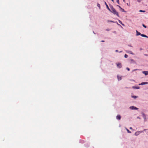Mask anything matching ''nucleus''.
Listing matches in <instances>:
<instances>
[{
    "mask_svg": "<svg viewBox=\"0 0 148 148\" xmlns=\"http://www.w3.org/2000/svg\"><path fill=\"white\" fill-rule=\"evenodd\" d=\"M110 7L111 9V10H110V11L114 14H116L119 17L118 13L116 11L113 7L112 6H110Z\"/></svg>",
    "mask_w": 148,
    "mask_h": 148,
    "instance_id": "nucleus-1",
    "label": "nucleus"
},
{
    "mask_svg": "<svg viewBox=\"0 0 148 148\" xmlns=\"http://www.w3.org/2000/svg\"><path fill=\"white\" fill-rule=\"evenodd\" d=\"M130 108L132 110H138V108H137L133 106L130 107Z\"/></svg>",
    "mask_w": 148,
    "mask_h": 148,
    "instance_id": "nucleus-2",
    "label": "nucleus"
},
{
    "mask_svg": "<svg viewBox=\"0 0 148 148\" xmlns=\"http://www.w3.org/2000/svg\"><path fill=\"white\" fill-rule=\"evenodd\" d=\"M117 67L119 68H121L122 66L121 64L120 63H118L117 64Z\"/></svg>",
    "mask_w": 148,
    "mask_h": 148,
    "instance_id": "nucleus-3",
    "label": "nucleus"
},
{
    "mask_svg": "<svg viewBox=\"0 0 148 148\" xmlns=\"http://www.w3.org/2000/svg\"><path fill=\"white\" fill-rule=\"evenodd\" d=\"M121 117L120 115H117L116 116V118L118 120H120L121 119Z\"/></svg>",
    "mask_w": 148,
    "mask_h": 148,
    "instance_id": "nucleus-4",
    "label": "nucleus"
},
{
    "mask_svg": "<svg viewBox=\"0 0 148 148\" xmlns=\"http://www.w3.org/2000/svg\"><path fill=\"white\" fill-rule=\"evenodd\" d=\"M142 73L145 74V75H148V71H143L142 72Z\"/></svg>",
    "mask_w": 148,
    "mask_h": 148,
    "instance_id": "nucleus-5",
    "label": "nucleus"
},
{
    "mask_svg": "<svg viewBox=\"0 0 148 148\" xmlns=\"http://www.w3.org/2000/svg\"><path fill=\"white\" fill-rule=\"evenodd\" d=\"M141 132V131H138L137 132H135V134L136 136L138 135Z\"/></svg>",
    "mask_w": 148,
    "mask_h": 148,
    "instance_id": "nucleus-6",
    "label": "nucleus"
},
{
    "mask_svg": "<svg viewBox=\"0 0 148 148\" xmlns=\"http://www.w3.org/2000/svg\"><path fill=\"white\" fill-rule=\"evenodd\" d=\"M148 84V82H143L141 83V84H139V85H143L147 84Z\"/></svg>",
    "mask_w": 148,
    "mask_h": 148,
    "instance_id": "nucleus-7",
    "label": "nucleus"
},
{
    "mask_svg": "<svg viewBox=\"0 0 148 148\" xmlns=\"http://www.w3.org/2000/svg\"><path fill=\"white\" fill-rule=\"evenodd\" d=\"M105 4L106 6V7H107V9H108V10H109V11H110V8H109L108 5H107V4L106 3V2H105Z\"/></svg>",
    "mask_w": 148,
    "mask_h": 148,
    "instance_id": "nucleus-8",
    "label": "nucleus"
},
{
    "mask_svg": "<svg viewBox=\"0 0 148 148\" xmlns=\"http://www.w3.org/2000/svg\"><path fill=\"white\" fill-rule=\"evenodd\" d=\"M136 36H138V35H141L140 33L139 32H138L137 30L136 31Z\"/></svg>",
    "mask_w": 148,
    "mask_h": 148,
    "instance_id": "nucleus-9",
    "label": "nucleus"
},
{
    "mask_svg": "<svg viewBox=\"0 0 148 148\" xmlns=\"http://www.w3.org/2000/svg\"><path fill=\"white\" fill-rule=\"evenodd\" d=\"M117 77L118 80H120L122 78L121 77L119 76V75H117Z\"/></svg>",
    "mask_w": 148,
    "mask_h": 148,
    "instance_id": "nucleus-10",
    "label": "nucleus"
},
{
    "mask_svg": "<svg viewBox=\"0 0 148 148\" xmlns=\"http://www.w3.org/2000/svg\"><path fill=\"white\" fill-rule=\"evenodd\" d=\"M141 36H142V37H146V38L148 37V36H146V35L144 34H141Z\"/></svg>",
    "mask_w": 148,
    "mask_h": 148,
    "instance_id": "nucleus-11",
    "label": "nucleus"
},
{
    "mask_svg": "<svg viewBox=\"0 0 148 148\" xmlns=\"http://www.w3.org/2000/svg\"><path fill=\"white\" fill-rule=\"evenodd\" d=\"M127 53L131 54H132V55L134 54L133 53V52L131 51H127Z\"/></svg>",
    "mask_w": 148,
    "mask_h": 148,
    "instance_id": "nucleus-12",
    "label": "nucleus"
},
{
    "mask_svg": "<svg viewBox=\"0 0 148 148\" xmlns=\"http://www.w3.org/2000/svg\"><path fill=\"white\" fill-rule=\"evenodd\" d=\"M143 118L145 120L146 119V115H145V114L143 113Z\"/></svg>",
    "mask_w": 148,
    "mask_h": 148,
    "instance_id": "nucleus-13",
    "label": "nucleus"
},
{
    "mask_svg": "<svg viewBox=\"0 0 148 148\" xmlns=\"http://www.w3.org/2000/svg\"><path fill=\"white\" fill-rule=\"evenodd\" d=\"M97 6L100 9L101 8L100 5L98 3H97Z\"/></svg>",
    "mask_w": 148,
    "mask_h": 148,
    "instance_id": "nucleus-14",
    "label": "nucleus"
},
{
    "mask_svg": "<svg viewBox=\"0 0 148 148\" xmlns=\"http://www.w3.org/2000/svg\"><path fill=\"white\" fill-rule=\"evenodd\" d=\"M137 97L136 96H132V97L134 99H136L137 98Z\"/></svg>",
    "mask_w": 148,
    "mask_h": 148,
    "instance_id": "nucleus-15",
    "label": "nucleus"
},
{
    "mask_svg": "<svg viewBox=\"0 0 148 148\" xmlns=\"http://www.w3.org/2000/svg\"><path fill=\"white\" fill-rule=\"evenodd\" d=\"M120 10L122 11L123 12H125V11L124 9L122 8H121V9H120Z\"/></svg>",
    "mask_w": 148,
    "mask_h": 148,
    "instance_id": "nucleus-16",
    "label": "nucleus"
},
{
    "mask_svg": "<svg viewBox=\"0 0 148 148\" xmlns=\"http://www.w3.org/2000/svg\"><path fill=\"white\" fill-rule=\"evenodd\" d=\"M124 57L125 58H127L128 57V56L126 54H125L124 55Z\"/></svg>",
    "mask_w": 148,
    "mask_h": 148,
    "instance_id": "nucleus-17",
    "label": "nucleus"
},
{
    "mask_svg": "<svg viewBox=\"0 0 148 148\" xmlns=\"http://www.w3.org/2000/svg\"><path fill=\"white\" fill-rule=\"evenodd\" d=\"M139 12H145V11L144 10H139Z\"/></svg>",
    "mask_w": 148,
    "mask_h": 148,
    "instance_id": "nucleus-18",
    "label": "nucleus"
},
{
    "mask_svg": "<svg viewBox=\"0 0 148 148\" xmlns=\"http://www.w3.org/2000/svg\"><path fill=\"white\" fill-rule=\"evenodd\" d=\"M126 130L128 133H131V132L130 131H129L128 129H127Z\"/></svg>",
    "mask_w": 148,
    "mask_h": 148,
    "instance_id": "nucleus-19",
    "label": "nucleus"
},
{
    "mask_svg": "<svg viewBox=\"0 0 148 148\" xmlns=\"http://www.w3.org/2000/svg\"><path fill=\"white\" fill-rule=\"evenodd\" d=\"M142 25L145 28H146L147 27L144 24H143Z\"/></svg>",
    "mask_w": 148,
    "mask_h": 148,
    "instance_id": "nucleus-20",
    "label": "nucleus"
},
{
    "mask_svg": "<svg viewBox=\"0 0 148 148\" xmlns=\"http://www.w3.org/2000/svg\"><path fill=\"white\" fill-rule=\"evenodd\" d=\"M119 23H120V24H122V25H123V24H122V22H121V21H120V20H119Z\"/></svg>",
    "mask_w": 148,
    "mask_h": 148,
    "instance_id": "nucleus-21",
    "label": "nucleus"
},
{
    "mask_svg": "<svg viewBox=\"0 0 148 148\" xmlns=\"http://www.w3.org/2000/svg\"><path fill=\"white\" fill-rule=\"evenodd\" d=\"M108 22H113V23H114V22L112 21H108Z\"/></svg>",
    "mask_w": 148,
    "mask_h": 148,
    "instance_id": "nucleus-22",
    "label": "nucleus"
},
{
    "mask_svg": "<svg viewBox=\"0 0 148 148\" xmlns=\"http://www.w3.org/2000/svg\"><path fill=\"white\" fill-rule=\"evenodd\" d=\"M117 6H118L120 9H121V8H122L119 5H117Z\"/></svg>",
    "mask_w": 148,
    "mask_h": 148,
    "instance_id": "nucleus-23",
    "label": "nucleus"
},
{
    "mask_svg": "<svg viewBox=\"0 0 148 148\" xmlns=\"http://www.w3.org/2000/svg\"><path fill=\"white\" fill-rule=\"evenodd\" d=\"M126 69H127V70H128V71H130V69H129V68H128V67L127 68H126Z\"/></svg>",
    "mask_w": 148,
    "mask_h": 148,
    "instance_id": "nucleus-24",
    "label": "nucleus"
},
{
    "mask_svg": "<svg viewBox=\"0 0 148 148\" xmlns=\"http://www.w3.org/2000/svg\"><path fill=\"white\" fill-rule=\"evenodd\" d=\"M117 3L119 4V0H117Z\"/></svg>",
    "mask_w": 148,
    "mask_h": 148,
    "instance_id": "nucleus-25",
    "label": "nucleus"
},
{
    "mask_svg": "<svg viewBox=\"0 0 148 148\" xmlns=\"http://www.w3.org/2000/svg\"><path fill=\"white\" fill-rule=\"evenodd\" d=\"M137 1L138 2H140L141 1L140 0H137Z\"/></svg>",
    "mask_w": 148,
    "mask_h": 148,
    "instance_id": "nucleus-26",
    "label": "nucleus"
},
{
    "mask_svg": "<svg viewBox=\"0 0 148 148\" xmlns=\"http://www.w3.org/2000/svg\"><path fill=\"white\" fill-rule=\"evenodd\" d=\"M116 52H118V50H116V51H115Z\"/></svg>",
    "mask_w": 148,
    "mask_h": 148,
    "instance_id": "nucleus-27",
    "label": "nucleus"
},
{
    "mask_svg": "<svg viewBox=\"0 0 148 148\" xmlns=\"http://www.w3.org/2000/svg\"><path fill=\"white\" fill-rule=\"evenodd\" d=\"M101 42H105V41L104 40H101Z\"/></svg>",
    "mask_w": 148,
    "mask_h": 148,
    "instance_id": "nucleus-28",
    "label": "nucleus"
},
{
    "mask_svg": "<svg viewBox=\"0 0 148 148\" xmlns=\"http://www.w3.org/2000/svg\"><path fill=\"white\" fill-rule=\"evenodd\" d=\"M142 49L141 48H140V51H141V50H142Z\"/></svg>",
    "mask_w": 148,
    "mask_h": 148,
    "instance_id": "nucleus-29",
    "label": "nucleus"
},
{
    "mask_svg": "<svg viewBox=\"0 0 148 148\" xmlns=\"http://www.w3.org/2000/svg\"><path fill=\"white\" fill-rule=\"evenodd\" d=\"M139 88V87L136 88L137 89H138Z\"/></svg>",
    "mask_w": 148,
    "mask_h": 148,
    "instance_id": "nucleus-30",
    "label": "nucleus"
},
{
    "mask_svg": "<svg viewBox=\"0 0 148 148\" xmlns=\"http://www.w3.org/2000/svg\"><path fill=\"white\" fill-rule=\"evenodd\" d=\"M113 32L114 33H116V32Z\"/></svg>",
    "mask_w": 148,
    "mask_h": 148,
    "instance_id": "nucleus-31",
    "label": "nucleus"
},
{
    "mask_svg": "<svg viewBox=\"0 0 148 148\" xmlns=\"http://www.w3.org/2000/svg\"><path fill=\"white\" fill-rule=\"evenodd\" d=\"M130 129H132V127H130Z\"/></svg>",
    "mask_w": 148,
    "mask_h": 148,
    "instance_id": "nucleus-32",
    "label": "nucleus"
},
{
    "mask_svg": "<svg viewBox=\"0 0 148 148\" xmlns=\"http://www.w3.org/2000/svg\"><path fill=\"white\" fill-rule=\"evenodd\" d=\"M111 0L112 1L114 2V0Z\"/></svg>",
    "mask_w": 148,
    "mask_h": 148,
    "instance_id": "nucleus-33",
    "label": "nucleus"
},
{
    "mask_svg": "<svg viewBox=\"0 0 148 148\" xmlns=\"http://www.w3.org/2000/svg\"><path fill=\"white\" fill-rule=\"evenodd\" d=\"M137 118H138V119H140V118H139V117H138Z\"/></svg>",
    "mask_w": 148,
    "mask_h": 148,
    "instance_id": "nucleus-34",
    "label": "nucleus"
},
{
    "mask_svg": "<svg viewBox=\"0 0 148 148\" xmlns=\"http://www.w3.org/2000/svg\"><path fill=\"white\" fill-rule=\"evenodd\" d=\"M127 5H128V3H127Z\"/></svg>",
    "mask_w": 148,
    "mask_h": 148,
    "instance_id": "nucleus-35",
    "label": "nucleus"
},
{
    "mask_svg": "<svg viewBox=\"0 0 148 148\" xmlns=\"http://www.w3.org/2000/svg\"><path fill=\"white\" fill-rule=\"evenodd\" d=\"M125 0H123V1H124Z\"/></svg>",
    "mask_w": 148,
    "mask_h": 148,
    "instance_id": "nucleus-36",
    "label": "nucleus"
},
{
    "mask_svg": "<svg viewBox=\"0 0 148 148\" xmlns=\"http://www.w3.org/2000/svg\"><path fill=\"white\" fill-rule=\"evenodd\" d=\"M147 38H148V37H147Z\"/></svg>",
    "mask_w": 148,
    "mask_h": 148,
    "instance_id": "nucleus-37",
    "label": "nucleus"
}]
</instances>
